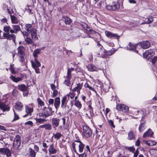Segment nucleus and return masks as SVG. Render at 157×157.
<instances>
[{"instance_id":"f03ea898","label":"nucleus","mask_w":157,"mask_h":157,"mask_svg":"<svg viewBox=\"0 0 157 157\" xmlns=\"http://www.w3.org/2000/svg\"><path fill=\"white\" fill-rule=\"evenodd\" d=\"M74 70V68L72 67L68 68L67 70V75L64 76V77L65 78L63 82L64 84L66 86L69 87L70 90L72 89L73 85V84H71V79L72 78L71 73Z\"/></svg>"},{"instance_id":"4be33fe9","label":"nucleus","mask_w":157,"mask_h":157,"mask_svg":"<svg viewBox=\"0 0 157 157\" xmlns=\"http://www.w3.org/2000/svg\"><path fill=\"white\" fill-rule=\"evenodd\" d=\"M13 82L17 83L23 80V77H16L15 76L11 75L10 77Z\"/></svg>"},{"instance_id":"9d476101","label":"nucleus","mask_w":157,"mask_h":157,"mask_svg":"<svg viewBox=\"0 0 157 157\" xmlns=\"http://www.w3.org/2000/svg\"><path fill=\"white\" fill-rule=\"evenodd\" d=\"M151 45L150 43L147 40L143 41L137 44V46H141L142 48L146 49L149 48Z\"/></svg>"},{"instance_id":"39448f33","label":"nucleus","mask_w":157,"mask_h":157,"mask_svg":"<svg viewBox=\"0 0 157 157\" xmlns=\"http://www.w3.org/2000/svg\"><path fill=\"white\" fill-rule=\"evenodd\" d=\"M22 32L21 31L23 36L25 37V36H28L29 34L30 33L31 37L33 39H36L37 38V34L36 33V30H26Z\"/></svg>"},{"instance_id":"423d86ee","label":"nucleus","mask_w":157,"mask_h":157,"mask_svg":"<svg viewBox=\"0 0 157 157\" xmlns=\"http://www.w3.org/2000/svg\"><path fill=\"white\" fill-rule=\"evenodd\" d=\"M92 134V131L90 128L87 125H84L83 126V134L86 138L90 137Z\"/></svg>"},{"instance_id":"4c0bfd02","label":"nucleus","mask_w":157,"mask_h":157,"mask_svg":"<svg viewBox=\"0 0 157 157\" xmlns=\"http://www.w3.org/2000/svg\"><path fill=\"white\" fill-rule=\"evenodd\" d=\"M145 129V123H142L140 125L139 127V131L140 132H142Z\"/></svg>"},{"instance_id":"f8f14e48","label":"nucleus","mask_w":157,"mask_h":157,"mask_svg":"<svg viewBox=\"0 0 157 157\" xmlns=\"http://www.w3.org/2000/svg\"><path fill=\"white\" fill-rule=\"evenodd\" d=\"M86 67L87 68L88 70L90 71H98L99 70H102L101 68H98L93 64H90L88 65Z\"/></svg>"},{"instance_id":"6e6d98bb","label":"nucleus","mask_w":157,"mask_h":157,"mask_svg":"<svg viewBox=\"0 0 157 157\" xmlns=\"http://www.w3.org/2000/svg\"><path fill=\"white\" fill-rule=\"evenodd\" d=\"M32 25L30 24H27L25 25V29H29L32 28Z\"/></svg>"},{"instance_id":"052dcab7","label":"nucleus","mask_w":157,"mask_h":157,"mask_svg":"<svg viewBox=\"0 0 157 157\" xmlns=\"http://www.w3.org/2000/svg\"><path fill=\"white\" fill-rule=\"evenodd\" d=\"M25 125H29L31 126H33V123L31 121H29L25 123Z\"/></svg>"},{"instance_id":"c03bdc74","label":"nucleus","mask_w":157,"mask_h":157,"mask_svg":"<svg viewBox=\"0 0 157 157\" xmlns=\"http://www.w3.org/2000/svg\"><path fill=\"white\" fill-rule=\"evenodd\" d=\"M108 122L112 128H115V126L113 122L111 120H108Z\"/></svg>"},{"instance_id":"0e129e2a","label":"nucleus","mask_w":157,"mask_h":157,"mask_svg":"<svg viewBox=\"0 0 157 157\" xmlns=\"http://www.w3.org/2000/svg\"><path fill=\"white\" fill-rule=\"evenodd\" d=\"M34 150L37 152H38L39 151V147L38 146L35 145L34 147Z\"/></svg>"},{"instance_id":"8fccbe9b","label":"nucleus","mask_w":157,"mask_h":157,"mask_svg":"<svg viewBox=\"0 0 157 157\" xmlns=\"http://www.w3.org/2000/svg\"><path fill=\"white\" fill-rule=\"evenodd\" d=\"M25 41L28 44H31L32 42V40L30 38H26Z\"/></svg>"},{"instance_id":"0eeeda50","label":"nucleus","mask_w":157,"mask_h":157,"mask_svg":"<svg viewBox=\"0 0 157 157\" xmlns=\"http://www.w3.org/2000/svg\"><path fill=\"white\" fill-rule=\"evenodd\" d=\"M29 105L31 106V107L27 105L25 106V112L26 113V114L23 116V117H27V116L31 115V113L33 112V106L34 105L33 103H32L29 104Z\"/></svg>"},{"instance_id":"2f4dec72","label":"nucleus","mask_w":157,"mask_h":157,"mask_svg":"<svg viewBox=\"0 0 157 157\" xmlns=\"http://www.w3.org/2000/svg\"><path fill=\"white\" fill-rule=\"evenodd\" d=\"M53 135L54 137V138L57 140L59 139L62 136V135L60 132H57L55 134H53Z\"/></svg>"},{"instance_id":"9b49d317","label":"nucleus","mask_w":157,"mask_h":157,"mask_svg":"<svg viewBox=\"0 0 157 157\" xmlns=\"http://www.w3.org/2000/svg\"><path fill=\"white\" fill-rule=\"evenodd\" d=\"M83 85V83L82 82H80L77 84V86L72 90V92H77L78 93V95L80 94L81 90L82 89Z\"/></svg>"},{"instance_id":"79ce46f5","label":"nucleus","mask_w":157,"mask_h":157,"mask_svg":"<svg viewBox=\"0 0 157 157\" xmlns=\"http://www.w3.org/2000/svg\"><path fill=\"white\" fill-rule=\"evenodd\" d=\"M75 94L74 93V92H72V93H71L70 94H67L66 96H67V98H69H69H70L71 99H72L75 97Z\"/></svg>"},{"instance_id":"de8ad7c7","label":"nucleus","mask_w":157,"mask_h":157,"mask_svg":"<svg viewBox=\"0 0 157 157\" xmlns=\"http://www.w3.org/2000/svg\"><path fill=\"white\" fill-rule=\"evenodd\" d=\"M75 142H74V141L72 143V147H73V150L78 155L77 151H76V150L75 149V146L76 145H77V144H76L75 143Z\"/></svg>"},{"instance_id":"f3484780","label":"nucleus","mask_w":157,"mask_h":157,"mask_svg":"<svg viewBox=\"0 0 157 157\" xmlns=\"http://www.w3.org/2000/svg\"><path fill=\"white\" fill-rule=\"evenodd\" d=\"M0 108L3 112L8 111L10 110V107L3 102H0Z\"/></svg>"},{"instance_id":"49530a36","label":"nucleus","mask_w":157,"mask_h":157,"mask_svg":"<svg viewBox=\"0 0 157 157\" xmlns=\"http://www.w3.org/2000/svg\"><path fill=\"white\" fill-rule=\"evenodd\" d=\"M126 149L132 152L133 153L134 152V151L135 150V148L133 147H126Z\"/></svg>"},{"instance_id":"c756f323","label":"nucleus","mask_w":157,"mask_h":157,"mask_svg":"<svg viewBox=\"0 0 157 157\" xmlns=\"http://www.w3.org/2000/svg\"><path fill=\"white\" fill-rule=\"evenodd\" d=\"M29 155L31 157H35L36 152L31 148L29 149Z\"/></svg>"},{"instance_id":"72a5a7b5","label":"nucleus","mask_w":157,"mask_h":157,"mask_svg":"<svg viewBox=\"0 0 157 157\" xmlns=\"http://www.w3.org/2000/svg\"><path fill=\"white\" fill-rule=\"evenodd\" d=\"M84 86L85 88H88L91 90L95 92V93L97 94V92L94 89V88L90 86L88 83H86L84 85Z\"/></svg>"},{"instance_id":"5701e85b","label":"nucleus","mask_w":157,"mask_h":157,"mask_svg":"<svg viewBox=\"0 0 157 157\" xmlns=\"http://www.w3.org/2000/svg\"><path fill=\"white\" fill-rule=\"evenodd\" d=\"M48 151L50 155L55 154L57 152V150L54 148V145L52 144L49 146Z\"/></svg>"},{"instance_id":"dca6fc26","label":"nucleus","mask_w":157,"mask_h":157,"mask_svg":"<svg viewBox=\"0 0 157 157\" xmlns=\"http://www.w3.org/2000/svg\"><path fill=\"white\" fill-rule=\"evenodd\" d=\"M60 120L57 118H53L52 119V125L54 128H56L59 125Z\"/></svg>"},{"instance_id":"7ed1b4c3","label":"nucleus","mask_w":157,"mask_h":157,"mask_svg":"<svg viewBox=\"0 0 157 157\" xmlns=\"http://www.w3.org/2000/svg\"><path fill=\"white\" fill-rule=\"evenodd\" d=\"M52 109L51 107L47 108L45 107L43 108L42 111L39 113V116L46 118L52 115Z\"/></svg>"},{"instance_id":"20e7f679","label":"nucleus","mask_w":157,"mask_h":157,"mask_svg":"<svg viewBox=\"0 0 157 157\" xmlns=\"http://www.w3.org/2000/svg\"><path fill=\"white\" fill-rule=\"evenodd\" d=\"M31 62L32 67L35 70V72L37 74L40 73L39 67L41 66V64L36 58H34V61H31Z\"/></svg>"},{"instance_id":"774afa93","label":"nucleus","mask_w":157,"mask_h":157,"mask_svg":"<svg viewBox=\"0 0 157 157\" xmlns=\"http://www.w3.org/2000/svg\"><path fill=\"white\" fill-rule=\"evenodd\" d=\"M82 100L84 102H86L85 99H86V97L84 95H82L81 96Z\"/></svg>"},{"instance_id":"6ab92c4d","label":"nucleus","mask_w":157,"mask_h":157,"mask_svg":"<svg viewBox=\"0 0 157 157\" xmlns=\"http://www.w3.org/2000/svg\"><path fill=\"white\" fill-rule=\"evenodd\" d=\"M153 134V132L152 130L151 129L149 128L146 132L144 133L143 137L144 138L151 137Z\"/></svg>"},{"instance_id":"393cba45","label":"nucleus","mask_w":157,"mask_h":157,"mask_svg":"<svg viewBox=\"0 0 157 157\" xmlns=\"http://www.w3.org/2000/svg\"><path fill=\"white\" fill-rule=\"evenodd\" d=\"M136 45H133L131 43H129L128 46L127 47L128 49L130 50H132L133 52H136L138 53V51L136 50Z\"/></svg>"},{"instance_id":"13d9d810","label":"nucleus","mask_w":157,"mask_h":157,"mask_svg":"<svg viewBox=\"0 0 157 157\" xmlns=\"http://www.w3.org/2000/svg\"><path fill=\"white\" fill-rule=\"evenodd\" d=\"M75 136L76 140L74 141V142H78L79 143H81L82 142L79 139L78 137V136H76V135H75Z\"/></svg>"},{"instance_id":"09e8293b","label":"nucleus","mask_w":157,"mask_h":157,"mask_svg":"<svg viewBox=\"0 0 157 157\" xmlns=\"http://www.w3.org/2000/svg\"><path fill=\"white\" fill-rule=\"evenodd\" d=\"M48 105H52L53 106V104H54V100L53 99H50L48 101Z\"/></svg>"},{"instance_id":"c85d7f7f","label":"nucleus","mask_w":157,"mask_h":157,"mask_svg":"<svg viewBox=\"0 0 157 157\" xmlns=\"http://www.w3.org/2000/svg\"><path fill=\"white\" fill-rule=\"evenodd\" d=\"M135 138V136L132 131H130L128 133V139L130 140H133Z\"/></svg>"},{"instance_id":"cd10ccee","label":"nucleus","mask_w":157,"mask_h":157,"mask_svg":"<svg viewBox=\"0 0 157 157\" xmlns=\"http://www.w3.org/2000/svg\"><path fill=\"white\" fill-rule=\"evenodd\" d=\"M115 52V50L113 48H112L111 50L109 51H106L105 50H104V53L107 56H111Z\"/></svg>"},{"instance_id":"e433bc0d","label":"nucleus","mask_w":157,"mask_h":157,"mask_svg":"<svg viewBox=\"0 0 157 157\" xmlns=\"http://www.w3.org/2000/svg\"><path fill=\"white\" fill-rule=\"evenodd\" d=\"M122 106V109H121V111L123 112H128V106L124 105H123Z\"/></svg>"},{"instance_id":"473e14b6","label":"nucleus","mask_w":157,"mask_h":157,"mask_svg":"<svg viewBox=\"0 0 157 157\" xmlns=\"http://www.w3.org/2000/svg\"><path fill=\"white\" fill-rule=\"evenodd\" d=\"M40 49H35L33 52V56L35 58H36L38 55L40 53Z\"/></svg>"},{"instance_id":"1a4fd4ad","label":"nucleus","mask_w":157,"mask_h":157,"mask_svg":"<svg viewBox=\"0 0 157 157\" xmlns=\"http://www.w3.org/2000/svg\"><path fill=\"white\" fill-rule=\"evenodd\" d=\"M155 49H150L148 50H146L145 52L143 53V56L144 58L147 59L151 58L155 54Z\"/></svg>"},{"instance_id":"a19ab883","label":"nucleus","mask_w":157,"mask_h":157,"mask_svg":"<svg viewBox=\"0 0 157 157\" xmlns=\"http://www.w3.org/2000/svg\"><path fill=\"white\" fill-rule=\"evenodd\" d=\"M81 26L84 29H89V27L88 26V25L86 23L82 22L81 24Z\"/></svg>"},{"instance_id":"b1692460","label":"nucleus","mask_w":157,"mask_h":157,"mask_svg":"<svg viewBox=\"0 0 157 157\" xmlns=\"http://www.w3.org/2000/svg\"><path fill=\"white\" fill-rule=\"evenodd\" d=\"M60 99L59 97H57L55 99V101L54 104V105L56 109H57L60 106Z\"/></svg>"},{"instance_id":"3c124183","label":"nucleus","mask_w":157,"mask_h":157,"mask_svg":"<svg viewBox=\"0 0 157 157\" xmlns=\"http://www.w3.org/2000/svg\"><path fill=\"white\" fill-rule=\"evenodd\" d=\"M151 152L155 157L157 156V150L153 149L151 151Z\"/></svg>"},{"instance_id":"bb28decb","label":"nucleus","mask_w":157,"mask_h":157,"mask_svg":"<svg viewBox=\"0 0 157 157\" xmlns=\"http://www.w3.org/2000/svg\"><path fill=\"white\" fill-rule=\"evenodd\" d=\"M63 18L64 19V21L66 25H70L71 22V19L67 16H63Z\"/></svg>"},{"instance_id":"ea45409f","label":"nucleus","mask_w":157,"mask_h":157,"mask_svg":"<svg viewBox=\"0 0 157 157\" xmlns=\"http://www.w3.org/2000/svg\"><path fill=\"white\" fill-rule=\"evenodd\" d=\"M80 144L79 145V151L80 152L82 153V152L84 147V145L83 144V143L81 142L80 143H79Z\"/></svg>"},{"instance_id":"680f3d73","label":"nucleus","mask_w":157,"mask_h":157,"mask_svg":"<svg viewBox=\"0 0 157 157\" xmlns=\"http://www.w3.org/2000/svg\"><path fill=\"white\" fill-rule=\"evenodd\" d=\"M139 154V151L138 149H137L134 153V156L133 157H137Z\"/></svg>"},{"instance_id":"c9c22d12","label":"nucleus","mask_w":157,"mask_h":157,"mask_svg":"<svg viewBox=\"0 0 157 157\" xmlns=\"http://www.w3.org/2000/svg\"><path fill=\"white\" fill-rule=\"evenodd\" d=\"M74 105L77 107L79 109H81L82 107V104L79 101H75Z\"/></svg>"},{"instance_id":"4d7b16f0","label":"nucleus","mask_w":157,"mask_h":157,"mask_svg":"<svg viewBox=\"0 0 157 157\" xmlns=\"http://www.w3.org/2000/svg\"><path fill=\"white\" fill-rule=\"evenodd\" d=\"M13 29H21L20 27L18 25H13Z\"/></svg>"},{"instance_id":"338daca9","label":"nucleus","mask_w":157,"mask_h":157,"mask_svg":"<svg viewBox=\"0 0 157 157\" xmlns=\"http://www.w3.org/2000/svg\"><path fill=\"white\" fill-rule=\"evenodd\" d=\"M128 1L131 4H135L136 3L135 0H128Z\"/></svg>"},{"instance_id":"f704fd0d","label":"nucleus","mask_w":157,"mask_h":157,"mask_svg":"<svg viewBox=\"0 0 157 157\" xmlns=\"http://www.w3.org/2000/svg\"><path fill=\"white\" fill-rule=\"evenodd\" d=\"M10 17L12 23H17L18 20L17 18L15 16L13 15H10Z\"/></svg>"},{"instance_id":"e2e57ef3","label":"nucleus","mask_w":157,"mask_h":157,"mask_svg":"<svg viewBox=\"0 0 157 157\" xmlns=\"http://www.w3.org/2000/svg\"><path fill=\"white\" fill-rule=\"evenodd\" d=\"M51 89H52V90H53V91L54 90H56V86L54 84H51Z\"/></svg>"},{"instance_id":"69168bd1","label":"nucleus","mask_w":157,"mask_h":157,"mask_svg":"<svg viewBox=\"0 0 157 157\" xmlns=\"http://www.w3.org/2000/svg\"><path fill=\"white\" fill-rule=\"evenodd\" d=\"M10 69L11 70V73L13 74H15L16 72H15L14 70L13 67H12L11 66L10 67Z\"/></svg>"},{"instance_id":"a211bd4d","label":"nucleus","mask_w":157,"mask_h":157,"mask_svg":"<svg viewBox=\"0 0 157 157\" xmlns=\"http://www.w3.org/2000/svg\"><path fill=\"white\" fill-rule=\"evenodd\" d=\"M42 128L48 130H50L52 128V125L49 123L42 125L39 127V128Z\"/></svg>"},{"instance_id":"412c9836","label":"nucleus","mask_w":157,"mask_h":157,"mask_svg":"<svg viewBox=\"0 0 157 157\" xmlns=\"http://www.w3.org/2000/svg\"><path fill=\"white\" fill-rule=\"evenodd\" d=\"M3 36L4 37H6L8 39H10V38H11L13 41L15 42V39L16 38L15 35L13 34L10 35L8 33H3Z\"/></svg>"},{"instance_id":"5fc2aeb1","label":"nucleus","mask_w":157,"mask_h":157,"mask_svg":"<svg viewBox=\"0 0 157 157\" xmlns=\"http://www.w3.org/2000/svg\"><path fill=\"white\" fill-rule=\"evenodd\" d=\"M58 95V91L56 90H54L53 91V92L52 93V98H54L56 96H57Z\"/></svg>"},{"instance_id":"864d4df0","label":"nucleus","mask_w":157,"mask_h":157,"mask_svg":"<svg viewBox=\"0 0 157 157\" xmlns=\"http://www.w3.org/2000/svg\"><path fill=\"white\" fill-rule=\"evenodd\" d=\"M123 104H118L116 106V109L118 111H121L122 109Z\"/></svg>"},{"instance_id":"a878e982","label":"nucleus","mask_w":157,"mask_h":157,"mask_svg":"<svg viewBox=\"0 0 157 157\" xmlns=\"http://www.w3.org/2000/svg\"><path fill=\"white\" fill-rule=\"evenodd\" d=\"M18 88L20 90L23 92H26L28 90L27 87L24 84L18 85Z\"/></svg>"},{"instance_id":"f257e3e1","label":"nucleus","mask_w":157,"mask_h":157,"mask_svg":"<svg viewBox=\"0 0 157 157\" xmlns=\"http://www.w3.org/2000/svg\"><path fill=\"white\" fill-rule=\"evenodd\" d=\"M69 100V98H67V96H64L61 99V108L63 110L65 111V112L68 113L71 109L73 105V103L72 101H71V105L70 107L69 105L67 104V102Z\"/></svg>"},{"instance_id":"7c9ffc66","label":"nucleus","mask_w":157,"mask_h":157,"mask_svg":"<svg viewBox=\"0 0 157 157\" xmlns=\"http://www.w3.org/2000/svg\"><path fill=\"white\" fill-rule=\"evenodd\" d=\"M36 120L37 123L40 124H43L47 121L45 119L42 118H36Z\"/></svg>"},{"instance_id":"6e6552de","label":"nucleus","mask_w":157,"mask_h":157,"mask_svg":"<svg viewBox=\"0 0 157 157\" xmlns=\"http://www.w3.org/2000/svg\"><path fill=\"white\" fill-rule=\"evenodd\" d=\"M120 8L119 3L117 2L113 5H107L106 6V8L109 10L114 11L118 10Z\"/></svg>"},{"instance_id":"bf43d9fd","label":"nucleus","mask_w":157,"mask_h":157,"mask_svg":"<svg viewBox=\"0 0 157 157\" xmlns=\"http://www.w3.org/2000/svg\"><path fill=\"white\" fill-rule=\"evenodd\" d=\"M7 11L8 13L9 14H11L13 12V11L12 9H11L10 7L7 8Z\"/></svg>"},{"instance_id":"58836bf2","label":"nucleus","mask_w":157,"mask_h":157,"mask_svg":"<svg viewBox=\"0 0 157 157\" xmlns=\"http://www.w3.org/2000/svg\"><path fill=\"white\" fill-rule=\"evenodd\" d=\"M13 110L14 112V118L12 120V122L17 121L19 119L18 115L16 113L13 109Z\"/></svg>"},{"instance_id":"4468645a","label":"nucleus","mask_w":157,"mask_h":157,"mask_svg":"<svg viewBox=\"0 0 157 157\" xmlns=\"http://www.w3.org/2000/svg\"><path fill=\"white\" fill-rule=\"evenodd\" d=\"M0 152L2 154H6L8 157L11 155V151L8 148H0Z\"/></svg>"},{"instance_id":"2eb2a0df","label":"nucleus","mask_w":157,"mask_h":157,"mask_svg":"<svg viewBox=\"0 0 157 157\" xmlns=\"http://www.w3.org/2000/svg\"><path fill=\"white\" fill-rule=\"evenodd\" d=\"M21 136L18 135H17L16 136L14 139V140L13 143L14 146H17L18 147L21 144Z\"/></svg>"},{"instance_id":"603ef678","label":"nucleus","mask_w":157,"mask_h":157,"mask_svg":"<svg viewBox=\"0 0 157 157\" xmlns=\"http://www.w3.org/2000/svg\"><path fill=\"white\" fill-rule=\"evenodd\" d=\"M151 60V63L154 64L157 61V56H154Z\"/></svg>"},{"instance_id":"ddd939ff","label":"nucleus","mask_w":157,"mask_h":157,"mask_svg":"<svg viewBox=\"0 0 157 157\" xmlns=\"http://www.w3.org/2000/svg\"><path fill=\"white\" fill-rule=\"evenodd\" d=\"M105 34L108 37L116 38L117 39H118L122 35V33L119 35L116 34H113L110 32L106 31L105 32Z\"/></svg>"},{"instance_id":"aec40b11","label":"nucleus","mask_w":157,"mask_h":157,"mask_svg":"<svg viewBox=\"0 0 157 157\" xmlns=\"http://www.w3.org/2000/svg\"><path fill=\"white\" fill-rule=\"evenodd\" d=\"M23 107L22 103L19 101L17 102L15 106V109L18 111H21Z\"/></svg>"},{"instance_id":"a18cd8bd","label":"nucleus","mask_w":157,"mask_h":157,"mask_svg":"<svg viewBox=\"0 0 157 157\" xmlns=\"http://www.w3.org/2000/svg\"><path fill=\"white\" fill-rule=\"evenodd\" d=\"M18 53L21 55H22L23 54V52L21 47H19L18 48Z\"/></svg>"},{"instance_id":"37998d69","label":"nucleus","mask_w":157,"mask_h":157,"mask_svg":"<svg viewBox=\"0 0 157 157\" xmlns=\"http://www.w3.org/2000/svg\"><path fill=\"white\" fill-rule=\"evenodd\" d=\"M37 102L38 104L40 106H43L44 105V102L40 99L39 98H37Z\"/></svg>"}]
</instances>
